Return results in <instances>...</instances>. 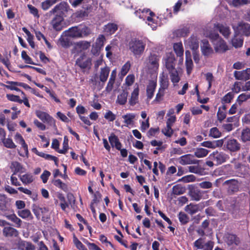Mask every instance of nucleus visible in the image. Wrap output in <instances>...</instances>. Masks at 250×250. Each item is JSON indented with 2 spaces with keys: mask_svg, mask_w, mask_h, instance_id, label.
Instances as JSON below:
<instances>
[{
  "mask_svg": "<svg viewBox=\"0 0 250 250\" xmlns=\"http://www.w3.org/2000/svg\"><path fill=\"white\" fill-rule=\"evenodd\" d=\"M78 27L74 26L64 31L60 38L58 43L64 48L72 46L71 54L75 58L78 55Z\"/></svg>",
  "mask_w": 250,
  "mask_h": 250,
  "instance_id": "nucleus-1",
  "label": "nucleus"
},
{
  "mask_svg": "<svg viewBox=\"0 0 250 250\" xmlns=\"http://www.w3.org/2000/svg\"><path fill=\"white\" fill-rule=\"evenodd\" d=\"M127 46L129 51L135 57H139L145 51L146 42L145 40L134 38L128 42Z\"/></svg>",
  "mask_w": 250,
  "mask_h": 250,
  "instance_id": "nucleus-2",
  "label": "nucleus"
},
{
  "mask_svg": "<svg viewBox=\"0 0 250 250\" xmlns=\"http://www.w3.org/2000/svg\"><path fill=\"white\" fill-rule=\"evenodd\" d=\"M209 38L212 40L216 52L222 53L229 50L226 42L218 33H210Z\"/></svg>",
  "mask_w": 250,
  "mask_h": 250,
  "instance_id": "nucleus-3",
  "label": "nucleus"
},
{
  "mask_svg": "<svg viewBox=\"0 0 250 250\" xmlns=\"http://www.w3.org/2000/svg\"><path fill=\"white\" fill-rule=\"evenodd\" d=\"M223 142L224 149L230 152H236L240 150L241 145L234 139L225 138L221 139Z\"/></svg>",
  "mask_w": 250,
  "mask_h": 250,
  "instance_id": "nucleus-4",
  "label": "nucleus"
},
{
  "mask_svg": "<svg viewBox=\"0 0 250 250\" xmlns=\"http://www.w3.org/2000/svg\"><path fill=\"white\" fill-rule=\"evenodd\" d=\"M79 18H84L88 17L92 11L93 8L87 0H79Z\"/></svg>",
  "mask_w": 250,
  "mask_h": 250,
  "instance_id": "nucleus-5",
  "label": "nucleus"
},
{
  "mask_svg": "<svg viewBox=\"0 0 250 250\" xmlns=\"http://www.w3.org/2000/svg\"><path fill=\"white\" fill-rule=\"evenodd\" d=\"M207 192V191H203L197 188H193L189 190L188 195L191 198V200L199 201L202 199L208 198Z\"/></svg>",
  "mask_w": 250,
  "mask_h": 250,
  "instance_id": "nucleus-6",
  "label": "nucleus"
},
{
  "mask_svg": "<svg viewBox=\"0 0 250 250\" xmlns=\"http://www.w3.org/2000/svg\"><path fill=\"white\" fill-rule=\"evenodd\" d=\"M149 12L150 16L147 17V21L148 24L151 26L153 30H155L157 27L156 24L154 22L153 19L152 17L154 16L155 14L153 12L150 11L149 9L141 11L140 9L137 10L135 12V14L136 16L138 17L140 19H144V13Z\"/></svg>",
  "mask_w": 250,
  "mask_h": 250,
  "instance_id": "nucleus-7",
  "label": "nucleus"
},
{
  "mask_svg": "<svg viewBox=\"0 0 250 250\" xmlns=\"http://www.w3.org/2000/svg\"><path fill=\"white\" fill-rule=\"evenodd\" d=\"M209 158L215 162L217 165L225 162L229 158L228 155L222 152L214 151L209 155Z\"/></svg>",
  "mask_w": 250,
  "mask_h": 250,
  "instance_id": "nucleus-8",
  "label": "nucleus"
},
{
  "mask_svg": "<svg viewBox=\"0 0 250 250\" xmlns=\"http://www.w3.org/2000/svg\"><path fill=\"white\" fill-rule=\"evenodd\" d=\"M179 163L182 165L192 164H198L199 160L194 158V156L190 154H186L180 157L178 159Z\"/></svg>",
  "mask_w": 250,
  "mask_h": 250,
  "instance_id": "nucleus-9",
  "label": "nucleus"
},
{
  "mask_svg": "<svg viewBox=\"0 0 250 250\" xmlns=\"http://www.w3.org/2000/svg\"><path fill=\"white\" fill-rule=\"evenodd\" d=\"M165 66L168 71L175 68V58L172 52L167 53L165 59Z\"/></svg>",
  "mask_w": 250,
  "mask_h": 250,
  "instance_id": "nucleus-10",
  "label": "nucleus"
},
{
  "mask_svg": "<svg viewBox=\"0 0 250 250\" xmlns=\"http://www.w3.org/2000/svg\"><path fill=\"white\" fill-rule=\"evenodd\" d=\"M105 38L103 35H100L96 39L95 44L93 45L91 52L94 54H97L103 47Z\"/></svg>",
  "mask_w": 250,
  "mask_h": 250,
  "instance_id": "nucleus-11",
  "label": "nucleus"
},
{
  "mask_svg": "<svg viewBox=\"0 0 250 250\" xmlns=\"http://www.w3.org/2000/svg\"><path fill=\"white\" fill-rule=\"evenodd\" d=\"M201 48L202 53L205 56L208 57L213 53V50L207 40L202 41Z\"/></svg>",
  "mask_w": 250,
  "mask_h": 250,
  "instance_id": "nucleus-12",
  "label": "nucleus"
},
{
  "mask_svg": "<svg viewBox=\"0 0 250 250\" xmlns=\"http://www.w3.org/2000/svg\"><path fill=\"white\" fill-rule=\"evenodd\" d=\"M36 116L44 123H47L51 125L55 124L53 118L46 112L38 110L36 112Z\"/></svg>",
  "mask_w": 250,
  "mask_h": 250,
  "instance_id": "nucleus-13",
  "label": "nucleus"
},
{
  "mask_svg": "<svg viewBox=\"0 0 250 250\" xmlns=\"http://www.w3.org/2000/svg\"><path fill=\"white\" fill-rule=\"evenodd\" d=\"M202 204V203L199 204L190 203L185 207V210L189 214L193 215L202 209L203 206Z\"/></svg>",
  "mask_w": 250,
  "mask_h": 250,
  "instance_id": "nucleus-14",
  "label": "nucleus"
},
{
  "mask_svg": "<svg viewBox=\"0 0 250 250\" xmlns=\"http://www.w3.org/2000/svg\"><path fill=\"white\" fill-rule=\"evenodd\" d=\"M226 243L230 246H238L240 243L239 239L234 234H227L225 237Z\"/></svg>",
  "mask_w": 250,
  "mask_h": 250,
  "instance_id": "nucleus-15",
  "label": "nucleus"
},
{
  "mask_svg": "<svg viewBox=\"0 0 250 250\" xmlns=\"http://www.w3.org/2000/svg\"><path fill=\"white\" fill-rule=\"evenodd\" d=\"M102 195L99 191H96L94 193L93 199L91 202L90 208L94 217H96L97 215L94 205L97 204L100 201Z\"/></svg>",
  "mask_w": 250,
  "mask_h": 250,
  "instance_id": "nucleus-16",
  "label": "nucleus"
},
{
  "mask_svg": "<svg viewBox=\"0 0 250 250\" xmlns=\"http://www.w3.org/2000/svg\"><path fill=\"white\" fill-rule=\"evenodd\" d=\"M223 142L222 140H218L213 141H205L201 144V146L214 149L216 147H221L222 146Z\"/></svg>",
  "mask_w": 250,
  "mask_h": 250,
  "instance_id": "nucleus-17",
  "label": "nucleus"
},
{
  "mask_svg": "<svg viewBox=\"0 0 250 250\" xmlns=\"http://www.w3.org/2000/svg\"><path fill=\"white\" fill-rule=\"evenodd\" d=\"M215 26L216 29L225 38L228 39L229 37L231 31L229 26L222 24H217Z\"/></svg>",
  "mask_w": 250,
  "mask_h": 250,
  "instance_id": "nucleus-18",
  "label": "nucleus"
},
{
  "mask_svg": "<svg viewBox=\"0 0 250 250\" xmlns=\"http://www.w3.org/2000/svg\"><path fill=\"white\" fill-rule=\"evenodd\" d=\"M248 69L241 71H235L234 72V76L236 80L246 81L250 78V75L248 73Z\"/></svg>",
  "mask_w": 250,
  "mask_h": 250,
  "instance_id": "nucleus-19",
  "label": "nucleus"
},
{
  "mask_svg": "<svg viewBox=\"0 0 250 250\" xmlns=\"http://www.w3.org/2000/svg\"><path fill=\"white\" fill-rule=\"evenodd\" d=\"M139 88L138 86L134 88L131 93V97L129 99V104L130 105L133 106L139 102Z\"/></svg>",
  "mask_w": 250,
  "mask_h": 250,
  "instance_id": "nucleus-20",
  "label": "nucleus"
},
{
  "mask_svg": "<svg viewBox=\"0 0 250 250\" xmlns=\"http://www.w3.org/2000/svg\"><path fill=\"white\" fill-rule=\"evenodd\" d=\"M237 29L243 35L246 36H250V24L247 23L240 22L238 24Z\"/></svg>",
  "mask_w": 250,
  "mask_h": 250,
  "instance_id": "nucleus-21",
  "label": "nucleus"
},
{
  "mask_svg": "<svg viewBox=\"0 0 250 250\" xmlns=\"http://www.w3.org/2000/svg\"><path fill=\"white\" fill-rule=\"evenodd\" d=\"M18 248L19 250H34L35 246L31 243L19 240L18 242Z\"/></svg>",
  "mask_w": 250,
  "mask_h": 250,
  "instance_id": "nucleus-22",
  "label": "nucleus"
},
{
  "mask_svg": "<svg viewBox=\"0 0 250 250\" xmlns=\"http://www.w3.org/2000/svg\"><path fill=\"white\" fill-rule=\"evenodd\" d=\"M124 119V122L126 126H128L134 124V120H136V115L134 113H127L122 116Z\"/></svg>",
  "mask_w": 250,
  "mask_h": 250,
  "instance_id": "nucleus-23",
  "label": "nucleus"
},
{
  "mask_svg": "<svg viewBox=\"0 0 250 250\" xmlns=\"http://www.w3.org/2000/svg\"><path fill=\"white\" fill-rule=\"evenodd\" d=\"M62 18L59 15H56L51 21V24L54 29L60 31L62 29Z\"/></svg>",
  "mask_w": 250,
  "mask_h": 250,
  "instance_id": "nucleus-24",
  "label": "nucleus"
},
{
  "mask_svg": "<svg viewBox=\"0 0 250 250\" xmlns=\"http://www.w3.org/2000/svg\"><path fill=\"white\" fill-rule=\"evenodd\" d=\"M91 66V60L90 58H86L83 62H79V67L83 73L88 74Z\"/></svg>",
  "mask_w": 250,
  "mask_h": 250,
  "instance_id": "nucleus-25",
  "label": "nucleus"
},
{
  "mask_svg": "<svg viewBox=\"0 0 250 250\" xmlns=\"http://www.w3.org/2000/svg\"><path fill=\"white\" fill-rule=\"evenodd\" d=\"M11 169L14 171V174L17 173H23L25 171V168L19 162L15 161L11 163Z\"/></svg>",
  "mask_w": 250,
  "mask_h": 250,
  "instance_id": "nucleus-26",
  "label": "nucleus"
},
{
  "mask_svg": "<svg viewBox=\"0 0 250 250\" xmlns=\"http://www.w3.org/2000/svg\"><path fill=\"white\" fill-rule=\"evenodd\" d=\"M186 54V65L187 71L188 75L191 73L193 67V62L191 59V55L189 51L187 50L185 52Z\"/></svg>",
  "mask_w": 250,
  "mask_h": 250,
  "instance_id": "nucleus-27",
  "label": "nucleus"
},
{
  "mask_svg": "<svg viewBox=\"0 0 250 250\" xmlns=\"http://www.w3.org/2000/svg\"><path fill=\"white\" fill-rule=\"evenodd\" d=\"M110 144L112 147H115L117 149H120L122 147L121 143L119 142V139L114 133H112L108 137Z\"/></svg>",
  "mask_w": 250,
  "mask_h": 250,
  "instance_id": "nucleus-28",
  "label": "nucleus"
},
{
  "mask_svg": "<svg viewBox=\"0 0 250 250\" xmlns=\"http://www.w3.org/2000/svg\"><path fill=\"white\" fill-rule=\"evenodd\" d=\"M156 87V83L152 81L149 82L146 88V94L148 99L150 100L153 97Z\"/></svg>",
  "mask_w": 250,
  "mask_h": 250,
  "instance_id": "nucleus-29",
  "label": "nucleus"
},
{
  "mask_svg": "<svg viewBox=\"0 0 250 250\" xmlns=\"http://www.w3.org/2000/svg\"><path fill=\"white\" fill-rule=\"evenodd\" d=\"M3 235L6 237H12L18 236V231L11 227H4L3 229Z\"/></svg>",
  "mask_w": 250,
  "mask_h": 250,
  "instance_id": "nucleus-30",
  "label": "nucleus"
},
{
  "mask_svg": "<svg viewBox=\"0 0 250 250\" xmlns=\"http://www.w3.org/2000/svg\"><path fill=\"white\" fill-rule=\"evenodd\" d=\"M117 29V25L113 23H109L104 25V32L107 35H112L114 34Z\"/></svg>",
  "mask_w": 250,
  "mask_h": 250,
  "instance_id": "nucleus-31",
  "label": "nucleus"
},
{
  "mask_svg": "<svg viewBox=\"0 0 250 250\" xmlns=\"http://www.w3.org/2000/svg\"><path fill=\"white\" fill-rule=\"evenodd\" d=\"M65 5L66 4L65 3L62 2L56 5L53 9L46 14V16L50 17L52 15L58 13L60 11H62L65 7Z\"/></svg>",
  "mask_w": 250,
  "mask_h": 250,
  "instance_id": "nucleus-32",
  "label": "nucleus"
},
{
  "mask_svg": "<svg viewBox=\"0 0 250 250\" xmlns=\"http://www.w3.org/2000/svg\"><path fill=\"white\" fill-rule=\"evenodd\" d=\"M110 69L107 66L101 68L100 74V80L102 83H104L106 81Z\"/></svg>",
  "mask_w": 250,
  "mask_h": 250,
  "instance_id": "nucleus-33",
  "label": "nucleus"
},
{
  "mask_svg": "<svg viewBox=\"0 0 250 250\" xmlns=\"http://www.w3.org/2000/svg\"><path fill=\"white\" fill-rule=\"evenodd\" d=\"M173 47L177 57H181L183 56L184 48L181 42L174 43Z\"/></svg>",
  "mask_w": 250,
  "mask_h": 250,
  "instance_id": "nucleus-34",
  "label": "nucleus"
},
{
  "mask_svg": "<svg viewBox=\"0 0 250 250\" xmlns=\"http://www.w3.org/2000/svg\"><path fill=\"white\" fill-rule=\"evenodd\" d=\"M128 97V92L123 91L120 94L117 96L116 103L120 105L125 104L127 102Z\"/></svg>",
  "mask_w": 250,
  "mask_h": 250,
  "instance_id": "nucleus-35",
  "label": "nucleus"
},
{
  "mask_svg": "<svg viewBox=\"0 0 250 250\" xmlns=\"http://www.w3.org/2000/svg\"><path fill=\"white\" fill-rule=\"evenodd\" d=\"M19 178L22 183L25 185L30 184L34 181L33 176L31 174L27 173L22 175H20Z\"/></svg>",
  "mask_w": 250,
  "mask_h": 250,
  "instance_id": "nucleus-36",
  "label": "nucleus"
},
{
  "mask_svg": "<svg viewBox=\"0 0 250 250\" xmlns=\"http://www.w3.org/2000/svg\"><path fill=\"white\" fill-rule=\"evenodd\" d=\"M250 4V0H232L230 5L235 7H239Z\"/></svg>",
  "mask_w": 250,
  "mask_h": 250,
  "instance_id": "nucleus-37",
  "label": "nucleus"
},
{
  "mask_svg": "<svg viewBox=\"0 0 250 250\" xmlns=\"http://www.w3.org/2000/svg\"><path fill=\"white\" fill-rule=\"evenodd\" d=\"M208 153V151L203 148H197L194 151V156L197 158L206 157Z\"/></svg>",
  "mask_w": 250,
  "mask_h": 250,
  "instance_id": "nucleus-38",
  "label": "nucleus"
},
{
  "mask_svg": "<svg viewBox=\"0 0 250 250\" xmlns=\"http://www.w3.org/2000/svg\"><path fill=\"white\" fill-rule=\"evenodd\" d=\"M170 74V77L171 82L173 83H177L179 82L180 78L179 76L177 71L175 68L173 69L172 70H169Z\"/></svg>",
  "mask_w": 250,
  "mask_h": 250,
  "instance_id": "nucleus-39",
  "label": "nucleus"
},
{
  "mask_svg": "<svg viewBox=\"0 0 250 250\" xmlns=\"http://www.w3.org/2000/svg\"><path fill=\"white\" fill-rule=\"evenodd\" d=\"M159 60L158 56L155 54H151L148 57L149 63L154 67L157 68L158 67Z\"/></svg>",
  "mask_w": 250,
  "mask_h": 250,
  "instance_id": "nucleus-40",
  "label": "nucleus"
},
{
  "mask_svg": "<svg viewBox=\"0 0 250 250\" xmlns=\"http://www.w3.org/2000/svg\"><path fill=\"white\" fill-rule=\"evenodd\" d=\"M91 33V30L87 26L80 25L79 27V37L87 36Z\"/></svg>",
  "mask_w": 250,
  "mask_h": 250,
  "instance_id": "nucleus-41",
  "label": "nucleus"
},
{
  "mask_svg": "<svg viewBox=\"0 0 250 250\" xmlns=\"http://www.w3.org/2000/svg\"><path fill=\"white\" fill-rule=\"evenodd\" d=\"M189 32V28L184 27L176 30L175 33L177 37H186Z\"/></svg>",
  "mask_w": 250,
  "mask_h": 250,
  "instance_id": "nucleus-42",
  "label": "nucleus"
},
{
  "mask_svg": "<svg viewBox=\"0 0 250 250\" xmlns=\"http://www.w3.org/2000/svg\"><path fill=\"white\" fill-rule=\"evenodd\" d=\"M231 43L235 48L241 47L243 45V39L241 37L235 36L231 40Z\"/></svg>",
  "mask_w": 250,
  "mask_h": 250,
  "instance_id": "nucleus-43",
  "label": "nucleus"
},
{
  "mask_svg": "<svg viewBox=\"0 0 250 250\" xmlns=\"http://www.w3.org/2000/svg\"><path fill=\"white\" fill-rule=\"evenodd\" d=\"M226 184H230L229 190L232 192H236L238 190V186L237 182L234 180H227L225 182Z\"/></svg>",
  "mask_w": 250,
  "mask_h": 250,
  "instance_id": "nucleus-44",
  "label": "nucleus"
},
{
  "mask_svg": "<svg viewBox=\"0 0 250 250\" xmlns=\"http://www.w3.org/2000/svg\"><path fill=\"white\" fill-rule=\"evenodd\" d=\"M186 189L181 185H177L172 188V194L175 195H180L185 193Z\"/></svg>",
  "mask_w": 250,
  "mask_h": 250,
  "instance_id": "nucleus-45",
  "label": "nucleus"
},
{
  "mask_svg": "<svg viewBox=\"0 0 250 250\" xmlns=\"http://www.w3.org/2000/svg\"><path fill=\"white\" fill-rule=\"evenodd\" d=\"M6 217L7 219L14 222L16 224V227H21L22 221L15 214L8 215L6 216Z\"/></svg>",
  "mask_w": 250,
  "mask_h": 250,
  "instance_id": "nucleus-46",
  "label": "nucleus"
},
{
  "mask_svg": "<svg viewBox=\"0 0 250 250\" xmlns=\"http://www.w3.org/2000/svg\"><path fill=\"white\" fill-rule=\"evenodd\" d=\"M59 0H46L42 3V8L43 10L46 11Z\"/></svg>",
  "mask_w": 250,
  "mask_h": 250,
  "instance_id": "nucleus-47",
  "label": "nucleus"
},
{
  "mask_svg": "<svg viewBox=\"0 0 250 250\" xmlns=\"http://www.w3.org/2000/svg\"><path fill=\"white\" fill-rule=\"evenodd\" d=\"M2 143L4 146L8 148L14 149L17 146L12 140L10 138L3 139Z\"/></svg>",
  "mask_w": 250,
  "mask_h": 250,
  "instance_id": "nucleus-48",
  "label": "nucleus"
},
{
  "mask_svg": "<svg viewBox=\"0 0 250 250\" xmlns=\"http://www.w3.org/2000/svg\"><path fill=\"white\" fill-rule=\"evenodd\" d=\"M53 184L58 187L59 188L62 189L64 191H66L67 190V185L62 182V181L60 179L55 180L53 181Z\"/></svg>",
  "mask_w": 250,
  "mask_h": 250,
  "instance_id": "nucleus-49",
  "label": "nucleus"
},
{
  "mask_svg": "<svg viewBox=\"0 0 250 250\" xmlns=\"http://www.w3.org/2000/svg\"><path fill=\"white\" fill-rule=\"evenodd\" d=\"M178 218L181 223L183 225L186 224L189 221L188 216L185 213L182 211L179 213Z\"/></svg>",
  "mask_w": 250,
  "mask_h": 250,
  "instance_id": "nucleus-50",
  "label": "nucleus"
},
{
  "mask_svg": "<svg viewBox=\"0 0 250 250\" xmlns=\"http://www.w3.org/2000/svg\"><path fill=\"white\" fill-rule=\"evenodd\" d=\"M209 136L214 138H217L221 136V133L216 127H214L210 129Z\"/></svg>",
  "mask_w": 250,
  "mask_h": 250,
  "instance_id": "nucleus-51",
  "label": "nucleus"
},
{
  "mask_svg": "<svg viewBox=\"0 0 250 250\" xmlns=\"http://www.w3.org/2000/svg\"><path fill=\"white\" fill-rule=\"evenodd\" d=\"M162 132L167 137H170L173 134V130L172 129V126L167 125L162 129Z\"/></svg>",
  "mask_w": 250,
  "mask_h": 250,
  "instance_id": "nucleus-52",
  "label": "nucleus"
},
{
  "mask_svg": "<svg viewBox=\"0 0 250 250\" xmlns=\"http://www.w3.org/2000/svg\"><path fill=\"white\" fill-rule=\"evenodd\" d=\"M18 214L23 219H26L32 216L29 210L25 209L18 211Z\"/></svg>",
  "mask_w": 250,
  "mask_h": 250,
  "instance_id": "nucleus-53",
  "label": "nucleus"
},
{
  "mask_svg": "<svg viewBox=\"0 0 250 250\" xmlns=\"http://www.w3.org/2000/svg\"><path fill=\"white\" fill-rule=\"evenodd\" d=\"M241 139L243 141H250V129L246 128L243 130L241 135Z\"/></svg>",
  "mask_w": 250,
  "mask_h": 250,
  "instance_id": "nucleus-54",
  "label": "nucleus"
},
{
  "mask_svg": "<svg viewBox=\"0 0 250 250\" xmlns=\"http://www.w3.org/2000/svg\"><path fill=\"white\" fill-rule=\"evenodd\" d=\"M91 42L87 41L79 42V51L88 49L90 46Z\"/></svg>",
  "mask_w": 250,
  "mask_h": 250,
  "instance_id": "nucleus-55",
  "label": "nucleus"
},
{
  "mask_svg": "<svg viewBox=\"0 0 250 250\" xmlns=\"http://www.w3.org/2000/svg\"><path fill=\"white\" fill-rule=\"evenodd\" d=\"M7 200L6 197L4 195L0 194V209L5 210L6 209Z\"/></svg>",
  "mask_w": 250,
  "mask_h": 250,
  "instance_id": "nucleus-56",
  "label": "nucleus"
},
{
  "mask_svg": "<svg viewBox=\"0 0 250 250\" xmlns=\"http://www.w3.org/2000/svg\"><path fill=\"white\" fill-rule=\"evenodd\" d=\"M21 58L24 60V62L26 63L31 64H35V63L32 61V59L26 54L25 51L21 52Z\"/></svg>",
  "mask_w": 250,
  "mask_h": 250,
  "instance_id": "nucleus-57",
  "label": "nucleus"
},
{
  "mask_svg": "<svg viewBox=\"0 0 250 250\" xmlns=\"http://www.w3.org/2000/svg\"><path fill=\"white\" fill-rule=\"evenodd\" d=\"M226 112L225 111H222L221 107H219L217 113V117L218 120L221 122L223 120H224L226 117Z\"/></svg>",
  "mask_w": 250,
  "mask_h": 250,
  "instance_id": "nucleus-58",
  "label": "nucleus"
},
{
  "mask_svg": "<svg viewBox=\"0 0 250 250\" xmlns=\"http://www.w3.org/2000/svg\"><path fill=\"white\" fill-rule=\"evenodd\" d=\"M131 64L129 61L127 62L122 67L121 74L122 76H125L130 69Z\"/></svg>",
  "mask_w": 250,
  "mask_h": 250,
  "instance_id": "nucleus-59",
  "label": "nucleus"
},
{
  "mask_svg": "<svg viewBox=\"0 0 250 250\" xmlns=\"http://www.w3.org/2000/svg\"><path fill=\"white\" fill-rule=\"evenodd\" d=\"M233 98V94L231 92H229L222 99L223 103H229Z\"/></svg>",
  "mask_w": 250,
  "mask_h": 250,
  "instance_id": "nucleus-60",
  "label": "nucleus"
},
{
  "mask_svg": "<svg viewBox=\"0 0 250 250\" xmlns=\"http://www.w3.org/2000/svg\"><path fill=\"white\" fill-rule=\"evenodd\" d=\"M105 119L109 122H113L116 119V115L111 111L108 110L104 116Z\"/></svg>",
  "mask_w": 250,
  "mask_h": 250,
  "instance_id": "nucleus-61",
  "label": "nucleus"
},
{
  "mask_svg": "<svg viewBox=\"0 0 250 250\" xmlns=\"http://www.w3.org/2000/svg\"><path fill=\"white\" fill-rule=\"evenodd\" d=\"M206 79L208 82V89H210L211 87V83L214 81V77L211 73L208 72L205 74Z\"/></svg>",
  "mask_w": 250,
  "mask_h": 250,
  "instance_id": "nucleus-62",
  "label": "nucleus"
},
{
  "mask_svg": "<svg viewBox=\"0 0 250 250\" xmlns=\"http://www.w3.org/2000/svg\"><path fill=\"white\" fill-rule=\"evenodd\" d=\"M194 246L198 249H204L205 244L203 239L200 238L196 240L194 243Z\"/></svg>",
  "mask_w": 250,
  "mask_h": 250,
  "instance_id": "nucleus-63",
  "label": "nucleus"
},
{
  "mask_svg": "<svg viewBox=\"0 0 250 250\" xmlns=\"http://www.w3.org/2000/svg\"><path fill=\"white\" fill-rule=\"evenodd\" d=\"M250 98V93H242L240 94L237 99L238 102H243Z\"/></svg>",
  "mask_w": 250,
  "mask_h": 250,
  "instance_id": "nucleus-64",
  "label": "nucleus"
}]
</instances>
